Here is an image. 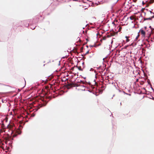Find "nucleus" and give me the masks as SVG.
<instances>
[{
    "mask_svg": "<svg viewBox=\"0 0 154 154\" xmlns=\"http://www.w3.org/2000/svg\"><path fill=\"white\" fill-rule=\"evenodd\" d=\"M124 115H125V116H126V114H125ZM127 115H128V116H129V117H130V116H131V115H130V114L129 113V114H127Z\"/></svg>",
    "mask_w": 154,
    "mask_h": 154,
    "instance_id": "9b49d317",
    "label": "nucleus"
},
{
    "mask_svg": "<svg viewBox=\"0 0 154 154\" xmlns=\"http://www.w3.org/2000/svg\"><path fill=\"white\" fill-rule=\"evenodd\" d=\"M17 135V134H14L13 136V137H16Z\"/></svg>",
    "mask_w": 154,
    "mask_h": 154,
    "instance_id": "f8f14e48",
    "label": "nucleus"
},
{
    "mask_svg": "<svg viewBox=\"0 0 154 154\" xmlns=\"http://www.w3.org/2000/svg\"><path fill=\"white\" fill-rule=\"evenodd\" d=\"M154 2V0H150L149 1V3H152Z\"/></svg>",
    "mask_w": 154,
    "mask_h": 154,
    "instance_id": "1a4fd4ad",
    "label": "nucleus"
},
{
    "mask_svg": "<svg viewBox=\"0 0 154 154\" xmlns=\"http://www.w3.org/2000/svg\"><path fill=\"white\" fill-rule=\"evenodd\" d=\"M14 124H9L7 126V128L9 129L12 130L13 129Z\"/></svg>",
    "mask_w": 154,
    "mask_h": 154,
    "instance_id": "f03ea898",
    "label": "nucleus"
},
{
    "mask_svg": "<svg viewBox=\"0 0 154 154\" xmlns=\"http://www.w3.org/2000/svg\"><path fill=\"white\" fill-rule=\"evenodd\" d=\"M106 39V36H103L102 37V39L100 40V41H102V40H105Z\"/></svg>",
    "mask_w": 154,
    "mask_h": 154,
    "instance_id": "0eeeda50",
    "label": "nucleus"
},
{
    "mask_svg": "<svg viewBox=\"0 0 154 154\" xmlns=\"http://www.w3.org/2000/svg\"><path fill=\"white\" fill-rule=\"evenodd\" d=\"M139 32L143 36H144L145 34V32L143 30V29H140L139 31Z\"/></svg>",
    "mask_w": 154,
    "mask_h": 154,
    "instance_id": "20e7f679",
    "label": "nucleus"
},
{
    "mask_svg": "<svg viewBox=\"0 0 154 154\" xmlns=\"http://www.w3.org/2000/svg\"><path fill=\"white\" fill-rule=\"evenodd\" d=\"M126 118H128V116L127 117L126 116Z\"/></svg>",
    "mask_w": 154,
    "mask_h": 154,
    "instance_id": "f3484780",
    "label": "nucleus"
},
{
    "mask_svg": "<svg viewBox=\"0 0 154 154\" xmlns=\"http://www.w3.org/2000/svg\"><path fill=\"white\" fill-rule=\"evenodd\" d=\"M134 18V17L133 16H131L130 17V19L131 20H133Z\"/></svg>",
    "mask_w": 154,
    "mask_h": 154,
    "instance_id": "9d476101",
    "label": "nucleus"
},
{
    "mask_svg": "<svg viewBox=\"0 0 154 154\" xmlns=\"http://www.w3.org/2000/svg\"><path fill=\"white\" fill-rule=\"evenodd\" d=\"M16 132L17 134H21V131L20 130L18 129V130H17L16 131Z\"/></svg>",
    "mask_w": 154,
    "mask_h": 154,
    "instance_id": "39448f33",
    "label": "nucleus"
},
{
    "mask_svg": "<svg viewBox=\"0 0 154 154\" xmlns=\"http://www.w3.org/2000/svg\"><path fill=\"white\" fill-rule=\"evenodd\" d=\"M67 88H69L72 86H75L74 84L73 83H69L66 85Z\"/></svg>",
    "mask_w": 154,
    "mask_h": 154,
    "instance_id": "7ed1b4c3",
    "label": "nucleus"
},
{
    "mask_svg": "<svg viewBox=\"0 0 154 154\" xmlns=\"http://www.w3.org/2000/svg\"><path fill=\"white\" fill-rule=\"evenodd\" d=\"M121 29H122V27H119V30H121Z\"/></svg>",
    "mask_w": 154,
    "mask_h": 154,
    "instance_id": "2eb2a0df",
    "label": "nucleus"
},
{
    "mask_svg": "<svg viewBox=\"0 0 154 154\" xmlns=\"http://www.w3.org/2000/svg\"><path fill=\"white\" fill-rule=\"evenodd\" d=\"M125 38H126V42H128L129 41V40L128 39L129 37L127 36H126Z\"/></svg>",
    "mask_w": 154,
    "mask_h": 154,
    "instance_id": "6e6552de",
    "label": "nucleus"
},
{
    "mask_svg": "<svg viewBox=\"0 0 154 154\" xmlns=\"http://www.w3.org/2000/svg\"><path fill=\"white\" fill-rule=\"evenodd\" d=\"M137 0H133V1L134 2H137Z\"/></svg>",
    "mask_w": 154,
    "mask_h": 154,
    "instance_id": "4468645a",
    "label": "nucleus"
},
{
    "mask_svg": "<svg viewBox=\"0 0 154 154\" xmlns=\"http://www.w3.org/2000/svg\"><path fill=\"white\" fill-rule=\"evenodd\" d=\"M139 36H140V35L139 34H138V35H137V36L136 37V40L138 39V37H139Z\"/></svg>",
    "mask_w": 154,
    "mask_h": 154,
    "instance_id": "ddd939ff",
    "label": "nucleus"
},
{
    "mask_svg": "<svg viewBox=\"0 0 154 154\" xmlns=\"http://www.w3.org/2000/svg\"><path fill=\"white\" fill-rule=\"evenodd\" d=\"M153 13L151 11H149L146 14H145V15L149 17L148 18H144V20H151L152 18L154 17V16L153 15Z\"/></svg>",
    "mask_w": 154,
    "mask_h": 154,
    "instance_id": "f257e3e1",
    "label": "nucleus"
},
{
    "mask_svg": "<svg viewBox=\"0 0 154 154\" xmlns=\"http://www.w3.org/2000/svg\"><path fill=\"white\" fill-rule=\"evenodd\" d=\"M88 53H89V51H87V52L86 54Z\"/></svg>",
    "mask_w": 154,
    "mask_h": 154,
    "instance_id": "dca6fc26",
    "label": "nucleus"
},
{
    "mask_svg": "<svg viewBox=\"0 0 154 154\" xmlns=\"http://www.w3.org/2000/svg\"><path fill=\"white\" fill-rule=\"evenodd\" d=\"M78 69L80 71H82V69L81 67V66H77Z\"/></svg>",
    "mask_w": 154,
    "mask_h": 154,
    "instance_id": "423d86ee",
    "label": "nucleus"
}]
</instances>
